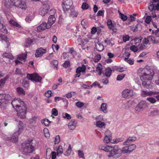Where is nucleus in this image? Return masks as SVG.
Returning a JSON list of instances; mask_svg holds the SVG:
<instances>
[{
	"instance_id": "1",
	"label": "nucleus",
	"mask_w": 159,
	"mask_h": 159,
	"mask_svg": "<svg viewBox=\"0 0 159 159\" xmlns=\"http://www.w3.org/2000/svg\"><path fill=\"white\" fill-rule=\"evenodd\" d=\"M99 148L106 152H109V153L107 155L108 158L112 157L113 158H117L120 157L122 153H129L128 146H125L121 149L117 145L113 146L101 145L99 146Z\"/></svg>"
},
{
	"instance_id": "2",
	"label": "nucleus",
	"mask_w": 159,
	"mask_h": 159,
	"mask_svg": "<svg viewBox=\"0 0 159 159\" xmlns=\"http://www.w3.org/2000/svg\"><path fill=\"white\" fill-rule=\"evenodd\" d=\"M137 73L143 81V85L147 89L149 88V84L150 82L149 80H151L153 78L154 74L153 72L146 68H140L138 70Z\"/></svg>"
},
{
	"instance_id": "3",
	"label": "nucleus",
	"mask_w": 159,
	"mask_h": 159,
	"mask_svg": "<svg viewBox=\"0 0 159 159\" xmlns=\"http://www.w3.org/2000/svg\"><path fill=\"white\" fill-rule=\"evenodd\" d=\"M32 139H29L22 143L21 148L25 154L31 153L34 150V147L32 145Z\"/></svg>"
},
{
	"instance_id": "4",
	"label": "nucleus",
	"mask_w": 159,
	"mask_h": 159,
	"mask_svg": "<svg viewBox=\"0 0 159 159\" xmlns=\"http://www.w3.org/2000/svg\"><path fill=\"white\" fill-rule=\"evenodd\" d=\"M17 115L18 117L22 119H25L26 117L27 108L25 105L22 106L19 108H16Z\"/></svg>"
},
{
	"instance_id": "5",
	"label": "nucleus",
	"mask_w": 159,
	"mask_h": 159,
	"mask_svg": "<svg viewBox=\"0 0 159 159\" xmlns=\"http://www.w3.org/2000/svg\"><path fill=\"white\" fill-rule=\"evenodd\" d=\"M14 6L24 10H25L27 8L26 0H15L14 2Z\"/></svg>"
},
{
	"instance_id": "6",
	"label": "nucleus",
	"mask_w": 159,
	"mask_h": 159,
	"mask_svg": "<svg viewBox=\"0 0 159 159\" xmlns=\"http://www.w3.org/2000/svg\"><path fill=\"white\" fill-rule=\"evenodd\" d=\"M148 9L151 11L159 10V0H153V2L150 3Z\"/></svg>"
},
{
	"instance_id": "7",
	"label": "nucleus",
	"mask_w": 159,
	"mask_h": 159,
	"mask_svg": "<svg viewBox=\"0 0 159 159\" xmlns=\"http://www.w3.org/2000/svg\"><path fill=\"white\" fill-rule=\"evenodd\" d=\"M27 78L29 80L34 81L35 82H40L42 80L41 77L36 73L31 74H27Z\"/></svg>"
},
{
	"instance_id": "8",
	"label": "nucleus",
	"mask_w": 159,
	"mask_h": 159,
	"mask_svg": "<svg viewBox=\"0 0 159 159\" xmlns=\"http://www.w3.org/2000/svg\"><path fill=\"white\" fill-rule=\"evenodd\" d=\"M11 103L13 107L15 110H16V108H19L21 106L25 105L24 102L22 101L20 98H18L13 100Z\"/></svg>"
},
{
	"instance_id": "9",
	"label": "nucleus",
	"mask_w": 159,
	"mask_h": 159,
	"mask_svg": "<svg viewBox=\"0 0 159 159\" xmlns=\"http://www.w3.org/2000/svg\"><path fill=\"white\" fill-rule=\"evenodd\" d=\"M43 5L39 11V14L43 16L48 12L49 9V6L47 2H42Z\"/></svg>"
},
{
	"instance_id": "10",
	"label": "nucleus",
	"mask_w": 159,
	"mask_h": 159,
	"mask_svg": "<svg viewBox=\"0 0 159 159\" xmlns=\"http://www.w3.org/2000/svg\"><path fill=\"white\" fill-rule=\"evenodd\" d=\"M159 94V92L152 91H148L143 90L141 91V95L142 97H145L147 96H150Z\"/></svg>"
},
{
	"instance_id": "11",
	"label": "nucleus",
	"mask_w": 159,
	"mask_h": 159,
	"mask_svg": "<svg viewBox=\"0 0 159 159\" xmlns=\"http://www.w3.org/2000/svg\"><path fill=\"white\" fill-rule=\"evenodd\" d=\"M73 4L72 0H66L64 1L62 4V6L64 11H66L70 9Z\"/></svg>"
},
{
	"instance_id": "12",
	"label": "nucleus",
	"mask_w": 159,
	"mask_h": 159,
	"mask_svg": "<svg viewBox=\"0 0 159 159\" xmlns=\"http://www.w3.org/2000/svg\"><path fill=\"white\" fill-rule=\"evenodd\" d=\"M86 69V66L84 65H82L81 67H78L76 69V74L75 75V77L76 78L80 77L81 75L80 72L85 73Z\"/></svg>"
},
{
	"instance_id": "13",
	"label": "nucleus",
	"mask_w": 159,
	"mask_h": 159,
	"mask_svg": "<svg viewBox=\"0 0 159 159\" xmlns=\"http://www.w3.org/2000/svg\"><path fill=\"white\" fill-rule=\"evenodd\" d=\"M122 94L124 98H129L133 95V91L128 89H125L123 91Z\"/></svg>"
},
{
	"instance_id": "14",
	"label": "nucleus",
	"mask_w": 159,
	"mask_h": 159,
	"mask_svg": "<svg viewBox=\"0 0 159 159\" xmlns=\"http://www.w3.org/2000/svg\"><path fill=\"white\" fill-rule=\"evenodd\" d=\"M47 157L50 159L51 157L52 159H56L57 157V154L55 152H52L50 148L47 149L46 151Z\"/></svg>"
},
{
	"instance_id": "15",
	"label": "nucleus",
	"mask_w": 159,
	"mask_h": 159,
	"mask_svg": "<svg viewBox=\"0 0 159 159\" xmlns=\"http://www.w3.org/2000/svg\"><path fill=\"white\" fill-rule=\"evenodd\" d=\"M17 133L15 132L12 135V137H7L6 139L7 141H9L10 142L13 143H15L18 142V136Z\"/></svg>"
},
{
	"instance_id": "16",
	"label": "nucleus",
	"mask_w": 159,
	"mask_h": 159,
	"mask_svg": "<svg viewBox=\"0 0 159 159\" xmlns=\"http://www.w3.org/2000/svg\"><path fill=\"white\" fill-rule=\"evenodd\" d=\"M46 52L47 50L46 49H43L42 48H38L36 51L35 57H40L42 56L43 54L46 53Z\"/></svg>"
},
{
	"instance_id": "17",
	"label": "nucleus",
	"mask_w": 159,
	"mask_h": 159,
	"mask_svg": "<svg viewBox=\"0 0 159 159\" xmlns=\"http://www.w3.org/2000/svg\"><path fill=\"white\" fill-rule=\"evenodd\" d=\"M56 20L55 18L53 15H51L48 19V21L47 23V28H50L52 25L53 24Z\"/></svg>"
},
{
	"instance_id": "18",
	"label": "nucleus",
	"mask_w": 159,
	"mask_h": 159,
	"mask_svg": "<svg viewBox=\"0 0 159 159\" xmlns=\"http://www.w3.org/2000/svg\"><path fill=\"white\" fill-rule=\"evenodd\" d=\"M77 125V121L74 119H72L68 124V127L69 129L73 130L75 129Z\"/></svg>"
},
{
	"instance_id": "19",
	"label": "nucleus",
	"mask_w": 159,
	"mask_h": 159,
	"mask_svg": "<svg viewBox=\"0 0 159 159\" xmlns=\"http://www.w3.org/2000/svg\"><path fill=\"white\" fill-rule=\"evenodd\" d=\"M46 28L49 29L47 28V24L45 22H43L40 25L37 27V30L38 32H40L44 30Z\"/></svg>"
},
{
	"instance_id": "20",
	"label": "nucleus",
	"mask_w": 159,
	"mask_h": 159,
	"mask_svg": "<svg viewBox=\"0 0 159 159\" xmlns=\"http://www.w3.org/2000/svg\"><path fill=\"white\" fill-rule=\"evenodd\" d=\"M18 127V130L16 132L17 133L18 135H19L25 127V126L23 124V123L21 121H19Z\"/></svg>"
},
{
	"instance_id": "21",
	"label": "nucleus",
	"mask_w": 159,
	"mask_h": 159,
	"mask_svg": "<svg viewBox=\"0 0 159 159\" xmlns=\"http://www.w3.org/2000/svg\"><path fill=\"white\" fill-rule=\"evenodd\" d=\"M95 45L96 49L99 52H101L104 49L103 44L100 42L96 43Z\"/></svg>"
},
{
	"instance_id": "22",
	"label": "nucleus",
	"mask_w": 159,
	"mask_h": 159,
	"mask_svg": "<svg viewBox=\"0 0 159 159\" xmlns=\"http://www.w3.org/2000/svg\"><path fill=\"white\" fill-rule=\"evenodd\" d=\"M13 0H4L3 3L7 7L9 8L12 5L14 6Z\"/></svg>"
},
{
	"instance_id": "23",
	"label": "nucleus",
	"mask_w": 159,
	"mask_h": 159,
	"mask_svg": "<svg viewBox=\"0 0 159 159\" xmlns=\"http://www.w3.org/2000/svg\"><path fill=\"white\" fill-rule=\"evenodd\" d=\"M0 40L2 41H4L6 43L7 48L9 47L10 45V43L9 42L8 39L7 38L6 35L0 34Z\"/></svg>"
},
{
	"instance_id": "24",
	"label": "nucleus",
	"mask_w": 159,
	"mask_h": 159,
	"mask_svg": "<svg viewBox=\"0 0 159 159\" xmlns=\"http://www.w3.org/2000/svg\"><path fill=\"white\" fill-rule=\"evenodd\" d=\"M107 24L108 28L110 30L114 31L115 27L114 24L112 23L111 20H108L107 22Z\"/></svg>"
},
{
	"instance_id": "25",
	"label": "nucleus",
	"mask_w": 159,
	"mask_h": 159,
	"mask_svg": "<svg viewBox=\"0 0 159 159\" xmlns=\"http://www.w3.org/2000/svg\"><path fill=\"white\" fill-rule=\"evenodd\" d=\"M107 105L106 103H102L100 106V110L102 111L104 113H106L107 112Z\"/></svg>"
},
{
	"instance_id": "26",
	"label": "nucleus",
	"mask_w": 159,
	"mask_h": 159,
	"mask_svg": "<svg viewBox=\"0 0 159 159\" xmlns=\"http://www.w3.org/2000/svg\"><path fill=\"white\" fill-rule=\"evenodd\" d=\"M9 23L14 26H15L16 27L20 28L21 27L20 25L17 23L16 21L13 20V19H11L9 21Z\"/></svg>"
},
{
	"instance_id": "27",
	"label": "nucleus",
	"mask_w": 159,
	"mask_h": 159,
	"mask_svg": "<svg viewBox=\"0 0 159 159\" xmlns=\"http://www.w3.org/2000/svg\"><path fill=\"white\" fill-rule=\"evenodd\" d=\"M138 105L139 107L141 109L146 108L148 107L147 104L145 101H141L139 103Z\"/></svg>"
},
{
	"instance_id": "28",
	"label": "nucleus",
	"mask_w": 159,
	"mask_h": 159,
	"mask_svg": "<svg viewBox=\"0 0 159 159\" xmlns=\"http://www.w3.org/2000/svg\"><path fill=\"white\" fill-rule=\"evenodd\" d=\"M96 125L100 128H105L106 124L101 121H97L96 122Z\"/></svg>"
},
{
	"instance_id": "29",
	"label": "nucleus",
	"mask_w": 159,
	"mask_h": 159,
	"mask_svg": "<svg viewBox=\"0 0 159 159\" xmlns=\"http://www.w3.org/2000/svg\"><path fill=\"white\" fill-rule=\"evenodd\" d=\"M136 138L135 137H129L123 143L124 145H128L130 143V142L134 141L136 140Z\"/></svg>"
},
{
	"instance_id": "30",
	"label": "nucleus",
	"mask_w": 159,
	"mask_h": 159,
	"mask_svg": "<svg viewBox=\"0 0 159 159\" xmlns=\"http://www.w3.org/2000/svg\"><path fill=\"white\" fill-rule=\"evenodd\" d=\"M0 31L5 34L7 32V30L5 26L1 22H0Z\"/></svg>"
},
{
	"instance_id": "31",
	"label": "nucleus",
	"mask_w": 159,
	"mask_h": 159,
	"mask_svg": "<svg viewBox=\"0 0 159 159\" xmlns=\"http://www.w3.org/2000/svg\"><path fill=\"white\" fill-rule=\"evenodd\" d=\"M9 78V76L8 75H7L3 79H2L0 80V88H2L5 83L6 80Z\"/></svg>"
},
{
	"instance_id": "32",
	"label": "nucleus",
	"mask_w": 159,
	"mask_h": 159,
	"mask_svg": "<svg viewBox=\"0 0 159 159\" xmlns=\"http://www.w3.org/2000/svg\"><path fill=\"white\" fill-rule=\"evenodd\" d=\"M102 66L100 63H99L96 67V71L98 72V74L101 75L102 73Z\"/></svg>"
},
{
	"instance_id": "33",
	"label": "nucleus",
	"mask_w": 159,
	"mask_h": 159,
	"mask_svg": "<svg viewBox=\"0 0 159 159\" xmlns=\"http://www.w3.org/2000/svg\"><path fill=\"white\" fill-rule=\"evenodd\" d=\"M27 57V54L22 53L19 55L17 57V59L21 61H24L26 60Z\"/></svg>"
},
{
	"instance_id": "34",
	"label": "nucleus",
	"mask_w": 159,
	"mask_h": 159,
	"mask_svg": "<svg viewBox=\"0 0 159 159\" xmlns=\"http://www.w3.org/2000/svg\"><path fill=\"white\" fill-rule=\"evenodd\" d=\"M159 114V112L156 109H153L152 110H151V112L149 114V116H157Z\"/></svg>"
},
{
	"instance_id": "35",
	"label": "nucleus",
	"mask_w": 159,
	"mask_h": 159,
	"mask_svg": "<svg viewBox=\"0 0 159 159\" xmlns=\"http://www.w3.org/2000/svg\"><path fill=\"white\" fill-rule=\"evenodd\" d=\"M3 57L5 58H7L11 59H12L14 58L13 56L12 55L9 53H5L3 54Z\"/></svg>"
},
{
	"instance_id": "36",
	"label": "nucleus",
	"mask_w": 159,
	"mask_h": 159,
	"mask_svg": "<svg viewBox=\"0 0 159 159\" xmlns=\"http://www.w3.org/2000/svg\"><path fill=\"white\" fill-rule=\"evenodd\" d=\"M34 18V16L33 14H29L26 17L25 20L27 22L30 23Z\"/></svg>"
},
{
	"instance_id": "37",
	"label": "nucleus",
	"mask_w": 159,
	"mask_h": 159,
	"mask_svg": "<svg viewBox=\"0 0 159 159\" xmlns=\"http://www.w3.org/2000/svg\"><path fill=\"white\" fill-rule=\"evenodd\" d=\"M22 86L28 89L29 86V81L24 79L22 82Z\"/></svg>"
},
{
	"instance_id": "38",
	"label": "nucleus",
	"mask_w": 159,
	"mask_h": 159,
	"mask_svg": "<svg viewBox=\"0 0 159 159\" xmlns=\"http://www.w3.org/2000/svg\"><path fill=\"white\" fill-rule=\"evenodd\" d=\"M72 150V149L70 145H69L68 148L66 152L64 153V155L65 156H69L71 153Z\"/></svg>"
},
{
	"instance_id": "39",
	"label": "nucleus",
	"mask_w": 159,
	"mask_h": 159,
	"mask_svg": "<svg viewBox=\"0 0 159 159\" xmlns=\"http://www.w3.org/2000/svg\"><path fill=\"white\" fill-rule=\"evenodd\" d=\"M112 70L111 68L108 67L105 70V75L108 77L110 76L111 74Z\"/></svg>"
},
{
	"instance_id": "40",
	"label": "nucleus",
	"mask_w": 159,
	"mask_h": 159,
	"mask_svg": "<svg viewBox=\"0 0 159 159\" xmlns=\"http://www.w3.org/2000/svg\"><path fill=\"white\" fill-rule=\"evenodd\" d=\"M63 152V149L62 147L61 146H60L58 147L57 150V155L58 156H60L62 153Z\"/></svg>"
},
{
	"instance_id": "41",
	"label": "nucleus",
	"mask_w": 159,
	"mask_h": 159,
	"mask_svg": "<svg viewBox=\"0 0 159 159\" xmlns=\"http://www.w3.org/2000/svg\"><path fill=\"white\" fill-rule=\"evenodd\" d=\"M111 139L112 137L105 136L103 140V141L104 143L107 144H108L110 142L112 143V142H111Z\"/></svg>"
},
{
	"instance_id": "42",
	"label": "nucleus",
	"mask_w": 159,
	"mask_h": 159,
	"mask_svg": "<svg viewBox=\"0 0 159 159\" xmlns=\"http://www.w3.org/2000/svg\"><path fill=\"white\" fill-rule=\"evenodd\" d=\"M17 91L20 94L24 95L25 94V91L24 89L20 87L17 88Z\"/></svg>"
},
{
	"instance_id": "43",
	"label": "nucleus",
	"mask_w": 159,
	"mask_h": 159,
	"mask_svg": "<svg viewBox=\"0 0 159 159\" xmlns=\"http://www.w3.org/2000/svg\"><path fill=\"white\" fill-rule=\"evenodd\" d=\"M139 28H141V25L140 24H137L135 26L132 27L131 29L133 32H136L138 30Z\"/></svg>"
},
{
	"instance_id": "44",
	"label": "nucleus",
	"mask_w": 159,
	"mask_h": 159,
	"mask_svg": "<svg viewBox=\"0 0 159 159\" xmlns=\"http://www.w3.org/2000/svg\"><path fill=\"white\" fill-rule=\"evenodd\" d=\"M132 41L134 42V44L136 46H139L140 44V43L141 42V40L139 38H136L132 40Z\"/></svg>"
},
{
	"instance_id": "45",
	"label": "nucleus",
	"mask_w": 159,
	"mask_h": 159,
	"mask_svg": "<svg viewBox=\"0 0 159 159\" xmlns=\"http://www.w3.org/2000/svg\"><path fill=\"white\" fill-rule=\"evenodd\" d=\"M41 123L46 126H48L49 125L50 121L48 119H44L42 120Z\"/></svg>"
},
{
	"instance_id": "46",
	"label": "nucleus",
	"mask_w": 159,
	"mask_h": 159,
	"mask_svg": "<svg viewBox=\"0 0 159 159\" xmlns=\"http://www.w3.org/2000/svg\"><path fill=\"white\" fill-rule=\"evenodd\" d=\"M53 93H52L51 90H49L47 91L45 93V96L48 98H49L52 96L53 95Z\"/></svg>"
},
{
	"instance_id": "47",
	"label": "nucleus",
	"mask_w": 159,
	"mask_h": 159,
	"mask_svg": "<svg viewBox=\"0 0 159 159\" xmlns=\"http://www.w3.org/2000/svg\"><path fill=\"white\" fill-rule=\"evenodd\" d=\"M129 153L133 151L136 148V145L135 144H131L128 146Z\"/></svg>"
},
{
	"instance_id": "48",
	"label": "nucleus",
	"mask_w": 159,
	"mask_h": 159,
	"mask_svg": "<svg viewBox=\"0 0 159 159\" xmlns=\"http://www.w3.org/2000/svg\"><path fill=\"white\" fill-rule=\"evenodd\" d=\"M148 40L149 41V43H155V37L152 36H149L148 37Z\"/></svg>"
},
{
	"instance_id": "49",
	"label": "nucleus",
	"mask_w": 159,
	"mask_h": 159,
	"mask_svg": "<svg viewBox=\"0 0 159 159\" xmlns=\"http://www.w3.org/2000/svg\"><path fill=\"white\" fill-rule=\"evenodd\" d=\"M62 116L63 118L64 119L66 118L67 119L69 120L71 118L70 115L67 113H63Z\"/></svg>"
},
{
	"instance_id": "50",
	"label": "nucleus",
	"mask_w": 159,
	"mask_h": 159,
	"mask_svg": "<svg viewBox=\"0 0 159 159\" xmlns=\"http://www.w3.org/2000/svg\"><path fill=\"white\" fill-rule=\"evenodd\" d=\"M76 105L78 108H81L84 105V103L81 102H78L75 103Z\"/></svg>"
},
{
	"instance_id": "51",
	"label": "nucleus",
	"mask_w": 159,
	"mask_h": 159,
	"mask_svg": "<svg viewBox=\"0 0 159 159\" xmlns=\"http://www.w3.org/2000/svg\"><path fill=\"white\" fill-rule=\"evenodd\" d=\"M43 132L45 137L48 138L49 137L50 134L48 132V130L47 128H44L43 129Z\"/></svg>"
},
{
	"instance_id": "52",
	"label": "nucleus",
	"mask_w": 159,
	"mask_h": 159,
	"mask_svg": "<svg viewBox=\"0 0 159 159\" xmlns=\"http://www.w3.org/2000/svg\"><path fill=\"white\" fill-rule=\"evenodd\" d=\"M130 49L131 51L135 52L138 50V48L137 46H135L134 45H133L130 47Z\"/></svg>"
},
{
	"instance_id": "53",
	"label": "nucleus",
	"mask_w": 159,
	"mask_h": 159,
	"mask_svg": "<svg viewBox=\"0 0 159 159\" xmlns=\"http://www.w3.org/2000/svg\"><path fill=\"white\" fill-rule=\"evenodd\" d=\"M62 66L65 68H67V67L70 66V63L69 61H66L63 64Z\"/></svg>"
},
{
	"instance_id": "54",
	"label": "nucleus",
	"mask_w": 159,
	"mask_h": 159,
	"mask_svg": "<svg viewBox=\"0 0 159 159\" xmlns=\"http://www.w3.org/2000/svg\"><path fill=\"white\" fill-rule=\"evenodd\" d=\"M78 156L80 158H84V153L82 151L79 150L78 151Z\"/></svg>"
},
{
	"instance_id": "55",
	"label": "nucleus",
	"mask_w": 159,
	"mask_h": 159,
	"mask_svg": "<svg viewBox=\"0 0 159 159\" xmlns=\"http://www.w3.org/2000/svg\"><path fill=\"white\" fill-rule=\"evenodd\" d=\"M147 100L152 103H154L156 102V100L152 97H149L147 98Z\"/></svg>"
},
{
	"instance_id": "56",
	"label": "nucleus",
	"mask_w": 159,
	"mask_h": 159,
	"mask_svg": "<svg viewBox=\"0 0 159 159\" xmlns=\"http://www.w3.org/2000/svg\"><path fill=\"white\" fill-rule=\"evenodd\" d=\"M76 94V93L75 92H71L70 93L66 94V97L68 98H70L72 96H74Z\"/></svg>"
},
{
	"instance_id": "57",
	"label": "nucleus",
	"mask_w": 159,
	"mask_h": 159,
	"mask_svg": "<svg viewBox=\"0 0 159 159\" xmlns=\"http://www.w3.org/2000/svg\"><path fill=\"white\" fill-rule=\"evenodd\" d=\"M77 41L78 44L80 45H84L86 43L84 42V41L83 39H81L80 38H78L77 39Z\"/></svg>"
},
{
	"instance_id": "58",
	"label": "nucleus",
	"mask_w": 159,
	"mask_h": 159,
	"mask_svg": "<svg viewBox=\"0 0 159 159\" xmlns=\"http://www.w3.org/2000/svg\"><path fill=\"white\" fill-rule=\"evenodd\" d=\"M101 56L100 54L96 55L94 58V61L95 62H98L101 59Z\"/></svg>"
},
{
	"instance_id": "59",
	"label": "nucleus",
	"mask_w": 159,
	"mask_h": 159,
	"mask_svg": "<svg viewBox=\"0 0 159 159\" xmlns=\"http://www.w3.org/2000/svg\"><path fill=\"white\" fill-rule=\"evenodd\" d=\"M118 12H119V13L120 15L121 18L122 20H123L124 21H125L127 19V17L126 15L121 13L120 11H118Z\"/></svg>"
},
{
	"instance_id": "60",
	"label": "nucleus",
	"mask_w": 159,
	"mask_h": 159,
	"mask_svg": "<svg viewBox=\"0 0 159 159\" xmlns=\"http://www.w3.org/2000/svg\"><path fill=\"white\" fill-rule=\"evenodd\" d=\"M129 39L130 37L127 35H124L123 36V41L124 42H125L127 41H129Z\"/></svg>"
},
{
	"instance_id": "61",
	"label": "nucleus",
	"mask_w": 159,
	"mask_h": 159,
	"mask_svg": "<svg viewBox=\"0 0 159 159\" xmlns=\"http://www.w3.org/2000/svg\"><path fill=\"white\" fill-rule=\"evenodd\" d=\"M70 15L73 17H76L78 15V13L73 10H71Z\"/></svg>"
},
{
	"instance_id": "62",
	"label": "nucleus",
	"mask_w": 159,
	"mask_h": 159,
	"mask_svg": "<svg viewBox=\"0 0 159 159\" xmlns=\"http://www.w3.org/2000/svg\"><path fill=\"white\" fill-rule=\"evenodd\" d=\"M125 60L130 65H133L134 64V60L133 59H128V58H125Z\"/></svg>"
},
{
	"instance_id": "63",
	"label": "nucleus",
	"mask_w": 159,
	"mask_h": 159,
	"mask_svg": "<svg viewBox=\"0 0 159 159\" xmlns=\"http://www.w3.org/2000/svg\"><path fill=\"white\" fill-rule=\"evenodd\" d=\"M125 76V74H122L121 75H119L117 77V80H121L124 78Z\"/></svg>"
},
{
	"instance_id": "64",
	"label": "nucleus",
	"mask_w": 159,
	"mask_h": 159,
	"mask_svg": "<svg viewBox=\"0 0 159 159\" xmlns=\"http://www.w3.org/2000/svg\"><path fill=\"white\" fill-rule=\"evenodd\" d=\"M152 34H155V35L156 37H159V28L157 29V30H155V31L154 30H152Z\"/></svg>"
}]
</instances>
